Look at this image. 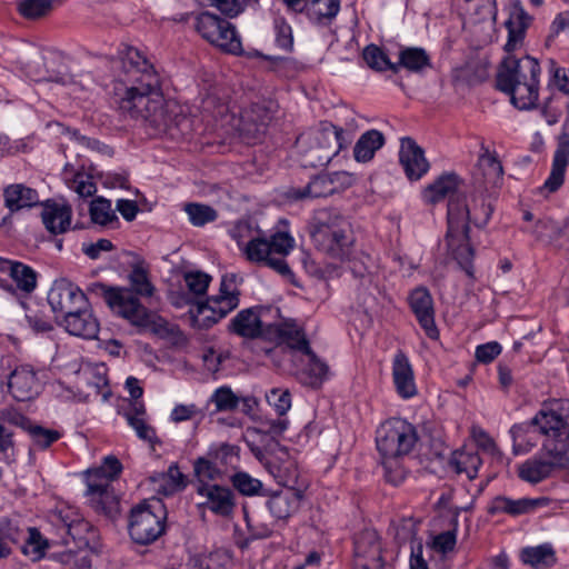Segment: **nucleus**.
I'll use <instances>...</instances> for the list:
<instances>
[{
  "label": "nucleus",
  "mask_w": 569,
  "mask_h": 569,
  "mask_svg": "<svg viewBox=\"0 0 569 569\" xmlns=\"http://www.w3.org/2000/svg\"><path fill=\"white\" fill-rule=\"evenodd\" d=\"M0 538L9 548H12L24 540V532L11 520L2 518L0 520Z\"/></svg>",
  "instance_id": "0e129e2a"
},
{
  "label": "nucleus",
  "mask_w": 569,
  "mask_h": 569,
  "mask_svg": "<svg viewBox=\"0 0 569 569\" xmlns=\"http://www.w3.org/2000/svg\"><path fill=\"white\" fill-rule=\"evenodd\" d=\"M569 400L549 399L541 403L536 415L526 422L516 423L510 429L515 455L529 452L538 445L552 440H569Z\"/></svg>",
  "instance_id": "7ed1b4c3"
},
{
  "label": "nucleus",
  "mask_w": 569,
  "mask_h": 569,
  "mask_svg": "<svg viewBox=\"0 0 569 569\" xmlns=\"http://www.w3.org/2000/svg\"><path fill=\"white\" fill-rule=\"evenodd\" d=\"M417 441L415 426L401 418L388 419L377 429V449L387 459L408 455Z\"/></svg>",
  "instance_id": "1a4fd4ad"
},
{
  "label": "nucleus",
  "mask_w": 569,
  "mask_h": 569,
  "mask_svg": "<svg viewBox=\"0 0 569 569\" xmlns=\"http://www.w3.org/2000/svg\"><path fill=\"white\" fill-rule=\"evenodd\" d=\"M17 10L26 19H40L52 10V0H21L18 2Z\"/></svg>",
  "instance_id": "4d7b16f0"
},
{
  "label": "nucleus",
  "mask_w": 569,
  "mask_h": 569,
  "mask_svg": "<svg viewBox=\"0 0 569 569\" xmlns=\"http://www.w3.org/2000/svg\"><path fill=\"white\" fill-rule=\"evenodd\" d=\"M353 545L356 557H367L369 555L376 557L380 553V543L375 531H362L356 537Z\"/></svg>",
  "instance_id": "13d9d810"
},
{
  "label": "nucleus",
  "mask_w": 569,
  "mask_h": 569,
  "mask_svg": "<svg viewBox=\"0 0 569 569\" xmlns=\"http://www.w3.org/2000/svg\"><path fill=\"white\" fill-rule=\"evenodd\" d=\"M266 398L279 417L284 416L291 407L290 393L287 390L272 389Z\"/></svg>",
  "instance_id": "69168bd1"
},
{
  "label": "nucleus",
  "mask_w": 569,
  "mask_h": 569,
  "mask_svg": "<svg viewBox=\"0 0 569 569\" xmlns=\"http://www.w3.org/2000/svg\"><path fill=\"white\" fill-rule=\"evenodd\" d=\"M124 417L128 425L134 429L141 440L149 443H154L158 440L154 428L148 425L143 417H138L137 415H132V412H126Z\"/></svg>",
  "instance_id": "680f3d73"
},
{
  "label": "nucleus",
  "mask_w": 569,
  "mask_h": 569,
  "mask_svg": "<svg viewBox=\"0 0 569 569\" xmlns=\"http://www.w3.org/2000/svg\"><path fill=\"white\" fill-rule=\"evenodd\" d=\"M3 200L4 207L11 213L31 208L40 202L38 191L22 183L7 186L3 189Z\"/></svg>",
  "instance_id": "2f4dec72"
},
{
  "label": "nucleus",
  "mask_w": 569,
  "mask_h": 569,
  "mask_svg": "<svg viewBox=\"0 0 569 569\" xmlns=\"http://www.w3.org/2000/svg\"><path fill=\"white\" fill-rule=\"evenodd\" d=\"M238 247L248 261L266 266L293 283L295 273L286 261L295 248V239L289 232L277 231L270 237H252L246 243L238 240Z\"/></svg>",
  "instance_id": "39448f33"
},
{
  "label": "nucleus",
  "mask_w": 569,
  "mask_h": 569,
  "mask_svg": "<svg viewBox=\"0 0 569 569\" xmlns=\"http://www.w3.org/2000/svg\"><path fill=\"white\" fill-rule=\"evenodd\" d=\"M267 507L277 519H286L297 508V493L277 492L269 498Z\"/></svg>",
  "instance_id": "de8ad7c7"
},
{
  "label": "nucleus",
  "mask_w": 569,
  "mask_h": 569,
  "mask_svg": "<svg viewBox=\"0 0 569 569\" xmlns=\"http://www.w3.org/2000/svg\"><path fill=\"white\" fill-rule=\"evenodd\" d=\"M62 325L70 335L89 340L97 339L100 330V323L88 305L64 316Z\"/></svg>",
  "instance_id": "4be33fe9"
},
{
  "label": "nucleus",
  "mask_w": 569,
  "mask_h": 569,
  "mask_svg": "<svg viewBox=\"0 0 569 569\" xmlns=\"http://www.w3.org/2000/svg\"><path fill=\"white\" fill-rule=\"evenodd\" d=\"M519 558L523 565L532 569H550L558 560L556 550L549 542L522 548Z\"/></svg>",
  "instance_id": "c9c22d12"
},
{
  "label": "nucleus",
  "mask_w": 569,
  "mask_h": 569,
  "mask_svg": "<svg viewBox=\"0 0 569 569\" xmlns=\"http://www.w3.org/2000/svg\"><path fill=\"white\" fill-rule=\"evenodd\" d=\"M193 473L197 477V485L210 483L221 479L226 473L207 457H198L193 461Z\"/></svg>",
  "instance_id": "09e8293b"
},
{
  "label": "nucleus",
  "mask_w": 569,
  "mask_h": 569,
  "mask_svg": "<svg viewBox=\"0 0 569 569\" xmlns=\"http://www.w3.org/2000/svg\"><path fill=\"white\" fill-rule=\"evenodd\" d=\"M340 11V0H308L303 14L318 27L330 26Z\"/></svg>",
  "instance_id": "f704fd0d"
},
{
  "label": "nucleus",
  "mask_w": 569,
  "mask_h": 569,
  "mask_svg": "<svg viewBox=\"0 0 569 569\" xmlns=\"http://www.w3.org/2000/svg\"><path fill=\"white\" fill-rule=\"evenodd\" d=\"M130 281V290L134 298L137 296L151 297L154 291V287L149 280L148 270L143 266V261H138L132 266V269L128 276ZM127 289V287H124Z\"/></svg>",
  "instance_id": "c03bdc74"
},
{
  "label": "nucleus",
  "mask_w": 569,
  "mask_h": 569,
  "mask_svg": "<svg viewBox=\"0 0 569 569\" xmlns=\"http://www.w3.org/2000/svg\"><path fill=\"white\" fill-rule=\"evenodd\" d=\"M122 463L116 456H107L102 465L86 471V478L94 476L97 481L111 485L122 472Z\"/></svg>",
  "instance_id": "49530a36"
},
{
  "label": "nucleus",
  "mask_w": 569,
  "mask_h": 569,
  "mask_svg": "<svg viewBox=\"0 0 569 569\" xmlns=\"http://www.w3.org/2000/svg\"><path fill=\"white\" fill-rule=\"evenodd\" d=\"M210 281L211 277L201 271L187 272L184 274V282L188 288V291L189 293H192L194 297L204 296Z\"/></svg>",
  "instance_id": "e2e57ef3"
},
{
  "label": "nucleus",
  "mask_w": 569,
  "mask_h": 569,
  "mask_svg": "<svg viewBox=\"0 0 569 569\" xmlns=\"http://www.w3.org/2000/svg\"><path fill=\"white\" fill-rule=\"evenodd\" d=\"M48 302L54 313L64 317L78 308L86 307L88 299L78 286L67 279H59L48 292Z\"/></svg>",
  "instance_id": "4468645a"
},
{
  "label": "nucleus",
  "mask_w": 569,
  "mask_h": 569,
  "mask_svg": "<svg viewBox=\"0 0 569 569\" xmlns=\"http://www.w3.org/2000/svg\"><path fill=\"white\" fill-rule=\"evenodd\" d=\"M363 60L367 66L376 71L390 70L397 73V67L391 62L388 56L376 44H369L363 49Z\"/></svg>",
  "instance_id": "603ef678"
},
{
  "label": "nucleus",
  "mask_w": 569,
  "mask_h": 569,
  "mask_svg": "<svg viewBox=\"0 0 569 569\" xmlns=\"http://www.w3.org/2000/svg\"><path fill=\"white\" fill-rule=\"evenodd\" d=\"M392 379L398 395L409 399L417 393L415 373L407 355L398 350L392 360Z\"/></svg>",
  "instance_id": "393cba45"
},
{
  "label": "nucleus",
  "mask_w": 569,
  "mask_h": 569,
  "mask_svg": "<svg viewBox=\"0 0 569 569\" xmlns=\"http://www.w3.org/2000/svg\"><path fill=\"white\" fill-rule=\"evenodd\" d=\"M383 144L385 136L382 132L376 129L368 130L356 142L353 157L358 162H368Z\"/></svg>",
  "instance_id": "a19ab883"
},
{
  "label": "nucleus",
  "mask_w": 569,
  "mask_h": 569,
  "mask_svg": "<svg viewBox=\"0 0 569 569\" xmlns=\"http://www.w3.org/2000/svg\"><path fill=\"white\" fill-rule=\"evenodd\" d=\"M261 307H250L240 310L229 322L228 331L246 339H257L268 336L261 320Z\"/></svg>",
  "instance_id": "aec40b11"
},
{
  "label": "nucleus",
  "mask_w": 569,
  "mask_h": 569,
  "mask_svg": "<svg viewBox=\"0 0 569 569\" xmlns=\"http://www.w3.org/2000/svg\"><path fill=\"white\" fill-rule=\"evenodd\" d=\"M460 183L461 179L457 173L445 172L425 189L423 198L430 203H437L445 198H449V202L461 200L459 194Z\"/></svg>",
  "instance_id": "c756f323"
},
{
  "label": "nucleus",
  "mask_w": 569,
  "mask_h": 569,
  "mask_svg": "<svg viewBox=\"0 0 569 569\" xmlns=\"http://www.w3.org/2000/svg\"><path fill=\"white\" fill-rule=\"evenodd\" d=\"M397 72L400 68H405L411 72H420L431 67L430 58L425 49L410 47L399 52V61L395 63Z\"/></svg>",
  "instance_id": "79ce46f5"
},
{
  "label": "nucleus",
  "mask_w": 569,
  "mask_h": 569,
  "mask_svg": "<svg viewBox=\"0 0 569 569\" xmlns=\"http://www.w3.org/2000/svg\"><path fill=\"white\" fill-rule=\"evenodd\" d=\"M410 310L426 336L432 340L439 338V330L435 321L433 299L426 287L413 289L408 297Z\"/></svg>",
  "instance_id": "dca6fc26"
},
{
  "label": "nucleus",
  "mask_w": 569,
  "mask_h": 569,
  "mask_svg": "<svg viewBox=\"0 0 569 569\" xmlns=\"http://www.w3.org/2000/svg\"><path fill=\"white\" fill-rule=\"evenodd\" d=\"M568 164L569 161L566 160V153L559 152L558 154H553L550 174L541 187V190L556 192L565 181Z\"/></svg>",
  "instance_id": "3c124183"
},
{
  "label": "nucleus",
  "mask_w": 569,
  "mask_h": 569,
  "mask_svg": "<svg viewBox=\"0 0 569 569\" xmlns=\"http://www.w3.org/2000/svg\"><path fill=\"white\" fill-rule=\"evenodd\" d=\"M276 46L284 52H291L293 49V36L291 26L284 18L278 17L273 21Z\"/></svg>",
  "instance_id": "052dcab7"
},
{
  "label": "nucleus",
  "mask_w": 569,
  "mask_h": 569,
  "mask_svg": "<svg viewBox=\"0 0 569 569\" xmlns=\"http://www.w3.org/2000/svg\"><path fill=\"white\" fill-rule=\"evenodd\" d=\"M399 161L410 180H419L430 167L423 149L410 137L401 138Z\"/></svg>",
  "instance_id": "412c9836"
},
{
  "label": "nucleus",
  "mask_w": 569,
  "mask_h": 569,
  "mask_svg": "<svg viewBox=\"0 0 569 569\" xmlns=\"http://www.w3.org/2000/svg\"><path fill=\"white\" fill-rule=\"evenodd\" d=\"M532 17L525 10L520 0H516L510 4L509 18L505 22L508 30V40L505 50L511 52L517 44L525 38L526 30L529 28Z\"/></svg>",
  "instance_id": "b1692460"
},
{
  "label": "nucleus",
  "mask_w": 569,
  "mask_h": 569,
  "mask_svg": "<svg viewBox=\"0 0 569 569\" xmlns=\"http://www.w3.org/2000/svg\"><path fill=\"white\" fill-rule=\"evenodd\" d=\"M236 296H211L206 301L198 303V315L202 317L203 326L211 327L239 306Z\"/></svg>",
  "instance_id": "bb28decb"
},
{
  "label": "nucleus",
  "mask_w": 569,
  "mask_h": 569,
  "mask_svg": "<svg viewBox=\"0 0 569 569\" xmlns=\"http://www.w3.org/2000/svg\"><path fill=\"white\" fill-rule=\"evenodd\" d=\"M94 290L103 298L112 312L127 319L131 325L150 328L153 333L162 338L173 333V328L164 319L154 318L130 290L111 288L103 283L94 284Z\"/></svg>",
  "instance_id": "423d86ee"
},
{
  "label": "nucleus",
  "mask_w": 569,
  "mask_h": 569,
  "mask_svg": "<svg viewBox=\"0 0 569 569\" xmlns=\"http://www.w3.org/2000/svg\"><path fill=\"white\" fill-rule=\"evenodd\" d=\"M23 420L24 422L21 423V430L28 433L32 446L38 450L48 449L62 437L60 431L44 428L32 421L26 415H23Z\"/></svg>",
  "instance_id": "58836bf2"
},
{
  "label": "nucleus",
  "mask_w": 569,
  "mask_h": 569,
  "mask_svg": "<svg viewBox=\"0 0 569 569\" xmlns=\"http://www.w3.org/2000/svg\"><path fill=\"white\" fill-rule=\"evenodd\" d=\"M335 193L330 177L327 172L313 177L303 188H290L286 196L290 200L315 199Z\"/></svg>",
  "instance_id": "e433bc0d"
},
{
  "label": "nucleus",
  "mask_w": 569,
  "mask_h": 569,
  "mask_svg": "<svg viewBox=\"0 0 569 569\" xmlns=\"http://www.w3.org/2000/svg\"><path fill=\"white\" fill-rule=\"evenodd\" d=\"M309 233L316 248L327 256L343 260L353 243L351 224L336 209L318 210L309 226Z\"/></svg>",
  "instance_id": "20e7f679"
},
{
  "label": "nucleus",
  "mask_w": 569,
  "mask_h": 569,
  "mask_svg": "<svg viewBox=\"0 0 569 569\" xmlns=\"http://www.w3.org/2000/svg\"><path fill=\"white\" fill-rule=\"evenodd\" d=\"M268 336L274 335L279 342L302 353L309 351L310 345L305 331L293 322H281L267 326Z\"/></svg>",
  "instance_id": "7c9ffc66"
},
{
  "label": "nucleus",
  "mask_w": 569,
  "mask_h": 569,
  "mask_svg": "<svg viewBox=\"0 0 569 569\" xmlns=\"http://www.w3.org/2000/svg\"><path fill=\"white\" fill-rule=\"evenodd\" d=\"M28 537L24 536V540L21 542V551L32 559L38 560L44 556L48 542L42 539L40 531L37 528H27Z\"/></svg>",
  "instance_id": "6e6d98bb"
},
{
  "label": "nucleus",
  "mask_w": 569,
  "mask_h": 569,
  "mask_svg": "<svg viewBox=\"0 0 569 569\" xmlns=\"http://www.w3.org/2000/svg\"><path fill=\"white\" fill-rule=\"evenodd\" d=\"M457 543L456 529L437 535L432 541V548L441 553L452 551Z\"/></svg>",
  "instance_id": "774afa93"
},
{
  "label": "nucleus",
  "mask_w": 569,
  "mask_h": 569,
  "mask_svg": "<svg viewBox=\"0 0 569 569\" xmlns=\"http://www.w3.org/2000/svg\"><path fill=\"white\" fill-rule=\"evenodd\" d=\"M206 456L226 473L229 468L237 466L239 447L230 443L212 445Z\"/></svg>",
  "instance_id": "37998d69"
},
{
  "label": "nucleus",
  "mask_w": 569,
  "mask_h": 569,
  "mask_svg": "<svg viewBox=\"0 0 569 569\" xmlns=\"http://www.w3.org/2000/svg\"><path fill=\"white\" fill-rule=\"evenodd\" d=\"M482 459L477 451L456 450L449 459V467L458 475L465 473L469 480L478 476Z\"/></svg>",
  "instance_id": "ea45409f"
},
{
  "label": "nucleus",
  "mask_w": 569,
  "mask_h": 569,
  "mask_svg": "<svg viewBox=\"0 0 569 569\" xmlns=\"http://www.w3.org/2000/svg\"><path fill=\"white\" fill-rule=\"evenodd\" d=\"M114 62L120 72L112 83L111 104L122 117L144 121L156 133L176 137L190 132L191 120L164 101L160 76L141 51L126 47Z\"/></svg>",
  "instance_id": "f257e3e1"
},
{
  "label": "nucleus",
  "mask_w": 569,
  "mask_h": 569,
  "mask_svg": "<svg viewBox=\"0 0 569 569\" xmlns=\"http://www.w3.org/2000/svg\"><path fill=\"white\" fill-rule=\"evenodd\" d=\"M62 543L74 542L79 548H93L99 540L98 529L71 508H60L49 515Z\"/></svg>",
  "instance_id": "9d476101"
},
{
  "label": "nucleus",
  "mask_w": 569,
  "mask_h": 569,
  "mask_svg": "<svg viewBox=\"0 0 569 569\" xmlns=\"http://www.w3.org/2000/svg\"><path fill=\"white\" fill-rule=\"evenodd\" d=\"M493 212L491 201L482 194L475 197L471 203L462 200L448 202L446 244L459 267L473 278L475 250L470 243L469 223L485 227Z\"/></svg>",
  "instance_id": "f03ea898"
},
{
  "label": "nucleus",
  "mask_w": 569,
  "mask_h": 569,
  "mask_svg": "<svg viewBox=\"0 0 569 569\" xmlns=\"http://www.w3.org/2000/svg\"><path fill=\"white\" fill-rule=\"evenodd\" d=\"M538 506V499H511L505 496H497L488 505L487 512L491 516L506 513L511 517H518L533 511Z\"/></svg>",
  "instance_id": "473e14b6"
},
{
  "label": "nucleus",
  "mask_w": 569,
  "mask_h": 569,
  "mask_svg": "<svg viewBox=\"0 0 569 569\" xmlns=\"http://www.w3.org/2000/svg\"><path fill=\"white\" fill-rule=\"evenodd\" d=\"M541 73L540 64L537 59L525 56L516 59L515 57H507L499 66L496 77V88H502V79L510 78V86H516L521 82H536L539 81Z\"/></svg>",
  "instance_id": "ddd939ff"
},
{
  "label": "nucleus",
  "mask_w": 569,
  "mask_h": 569,
  "mask_svg": "<svg viewBox=\"0 0 569 569\" xmlns=\"http://www.w3.org/2000/svg\"><path fill=\"white\" fill-rule=\"evenodd\" d=\"M203 417V412L194 403L190 405H177L170 413L171 421L179 423L182 421L191 420L194 417Z\"/></svg>",
  "instance_id": "338daca9"
},
{
  "label": "nucleus",
  "mask_w": 569,
  "mask_h": 569,
  "mask_svg": "<svg viewBox=\"0 0 569 569\" xmlns=\"http://www.w3.org/2000/svg\"><path fill=\"white\" fill-rule=\"evenodd\" d=\"M281 456L272 457L266 463L267 470L280 486L293 488L298 481V467L289 457L288 449L278 442Z\"/></svg>",
  "instance_id": "cd10ccee"
},
{
  "label": "nucleus",
  "mask_w": 569,
  "mask_h": 569,
  "mask_svg": "<svg viewBox=\"0 0 569 569\" xmlns=\"http://www.w3.org/2000/svg\"><path fill=\"white\" fill-rule=\"evenodd\" d=\"M481 150L472 173L473 183L477 188L486 191L500 188L503 181L502 164L488 148L482 147Z\"/></svg>",
  "instance_id": "a211bd4d"
},
{
  "label": "nucleus",
  "mask_w": 569,
  "mask_h": 569,
  "mask_svg": "<svg viewBox=\"0 0 569 569\" xmlns=\"http://www.w3.org/2000/svg\"><path fill=\"white\" fill-rule=\"evenodd\" d=\"M569 462V440L549 439L542 442L539 453L527 459L518 468V476L529 483H539L549 478L556 469L565 468Z\"/></svg>",
  "instance_id": "6e6552de"
},
{
  "label": "nucleus",
  "mask_w": 569,
  "mask_h": 569,
  "mask_svg": "<svg viewBox=\"0 0 569 569\" xmlns=\"http://www.w3.org/2000/svg\"><path fill=\"white\" fill-rule=\"evenodd\" d=\"M190 222L196 227H202L206 223L213 222L218 218V212L211 206L191 202L184 206Z\"/></svg>",
  "instance_id": "5fc2aeb1"
},
{
  "label": "nucleus",
  "mask_w": 569,
  "mask_h": 569,
  "mask_svg": "<svg viewBox=\"0 0 569 569\" xmlns=\"http://www.w3.org/2000/svg\"><path fill=\"white\" fill-rule=\"evenodd\" d=\"M510 78L502 79V88L499 91L510 97V102L519 110H531L537 107L539 99V81L521 82L510 86Z\"/></svg>",
  "instance_id": "c85d7f7f"
},
{
  "label": "nucleus",
  "mask_w": 569,
  "mask_h": 569,
  "mask_svg": "<svg viewBox=\"0 0 569 569\" xmlns=\"http://www.w3.org/2000/svg\"><path fill=\"white\" fill-rule=\"evenodd\" d=\"M311 146L305 152V166H327L335 156V131L333 124L325 121L309 133Z\"/></svg>",
  "instance_id": "f8f14e48"
},
{
  "label": "nucleus",
  "mask_w": 569,
  "mask_h": 569,
  "mask_svg": "<svg viewBox=\"0 0 569 569\" xmlns=\"http://www.w3.org/2000/svg\"><path fill=\"white\" fill-rule=\"evenodd\" d=\"M276 104L272 101L254 102L246 111L244 119L256 126V131H262L273 119Z\"/></svg>",
  "instance_id": "a18cd8bd"
},
{
  "label": "nucleus",
  "mask_w": 569,
  "mask_h": 569,
  "mask_svg": "<svg viewBox=\"0 0 569 569\" xmlns=\"http://www.w3.org/2000/svg\"><path fill=\"white\" fill-rule=\"evenodd\" d=\"M230 480L233 488L243 496L259 495L262 489V482L244 471L236 472L231 476Z\"/></svg>",
  "instance_id": "bf43d9fd"
},
{
  "label": "nucleus",
  "mask_w": 569,
  "mask_h": 569,
  "mask_svg": "<svg viewBox=\"0 0 569 569\" xmlns=\"http://www.w3.org/2000/svg\"><path fill=\"white\" fill-rule=\"evenodd\" d=\"M42 207V223L51 234H61L70 229L72 218L70 204L47 200Z\"/></svg>",
  "instance_id": "a878e982"
},
{
  "label": "nucleus",
  "mask_w": 569,
  "mask_h": 569,
  "mask_svg": "<svg viewBox=\"0 0 569 569\" xmlns=\"http://www.w3.org/2000/svg\"><path fill=\"white\" fill-rule=\"evenodd\" d=\"M94 476L87 477L86 497L89 506L98 515L114 519L119 513V499L111 485L96 480Z\"/></svg>",
  "instance_id": "f3484780"
},
{
  "label": "nucleus",
  "mask_w": 569,
  "mask_h": 569,
  "mask_svg": "<svg viewBox=\"0 0 569 569\" xmlns=\"http://www.w3.org/2000/svg\"><path fill=\"white\" fill-rule=\"evenodd\" d=\"M89 213L92 222L100 226L118 222V217L111 207V201L104 198L93 199L90 203Z\"/></svg>",
  "instance_id": "8fccbe9b"
},
{
  "label": "nucleus",
  "mask_w": 569,
  "mask_h": 569,
  "mask_svg": "<svg viewBox=\"0 0 569 569\" xmlns=\"http://www.w3.org/2000/svg\"><path fill=\"white\" fill-rule=\"evenodd\" d=\"M167 529V509L159 498L146 499L133 506L128 519L130 539L140 546L157 541Z\"/></svg>",
  "instance_id": "0eeeda50"
},
{
  "label": "nucleus",
  "mask_w": 569,
  "mask_h": 569,
  "mask_svg": "<svg viewBox=\"0 0 569 569\" xmlns=\"http://www.w3.org/2000/svg\"><path fill=\"white\" fill-rule=\"evenodd\" d=\"M308 357V362L306 366L298 372V380L307 387L318 389L323 382L329 378V366L326 361L320 359L312 349L305 352Z\"/></svg>",
  "instance_id": "72a5a7b5"
},
{
  "label": "nucleus",
  "mask_w": 569,
  "mask_h": 569,
  "mask_svg": "<svg viewBox=\"0 0 569 569\" xmlns=\"http://www.w3.org/2000/svg\"><path fill=\"white\" fill-rule=\"evenodd\" d=\"M210 402L216 406L217 412H231L238 409L240 397H238L230 387L222 386L213 391Z\"/></svg>",
  "instance_id": "864d4df0"
},
{
  "label": "nucleus",
  "mask_w": 569,
  "mask_h": 569,
  "mask_svg": "<svg viewBox=\"0 0 569 569\" xmlns=\"http://www.w3.org/2000/svg\"><path fill=\"white\" fill-rule=\"evenodd\" d=\"M9 277L13 281V288L16 289L14 297L29 296L37 287V272L29 266L13 261Z\"/></svg>",
  "instance_id": "4c0bfd02"
},
{
  "label": "nucleus",
  "mask_w": 569,
  "mask_h": 569,
  "mask_svg": "<svg viewBox=\"0 0 569 569\" xmlns=\"http://www.w3.org/2000/svg\"><path fill=\"white\" fill-rule=\"evenodd\" d=\"M194 27L203 39L223 51L232 54L242 52L240 36L236 27L227 19L203 11L197 16Z\"/></svg>",
  "instance_id": "9b49d317"
},
{
  "label": "nucleus",
  "mask_w": 569,
  "mask_h": 569,
  "mask_svg": "<svg viewBox=\"0 0 569 569\" xmlns=\"http://www.w3.org/2000/svg\"><path fill=\"white\" fill-rule=\"evenodd\" d=\"M196 492L204 499L198 505L199 507L222 518H230L233 515L236 496L230 488L214 483H201L197 485Z\"/></svg>",
  "instance_id": "2eb2a0df"
},
{
  "label": "nucleus",
  "mask_w": 569,
  "mask_h": 569,
  "mask_svg": "<svg viewBox=\"0 0 569 569\" xmlns=\"http://www.w3.org/2000/svg\"><path fill=\"white\" fill-rule=\"evenodd\" d=\"M8 389L17 401H29L40 393L41 383L34 369L29 365H22L9 375Z\"/></svg>",
  "instance_id": "6ab92c4d"
},
{
  "label": "nucleus",
  "mask_w": 569,
  "mask_h": 569,
  "mask_svg": "<svg viewBox=\"0 0 569 569\" xmlns=\"http://www.w3.org/2000/svg\"><path fill=\"white\" fill-rule=\"evenodd\" d=\"M23 413L13 407L0 409V456L6 459L14 457V428L21 429Z\"/></svg>",
  "instance_id": "5701e85b"
}]
</instances>
